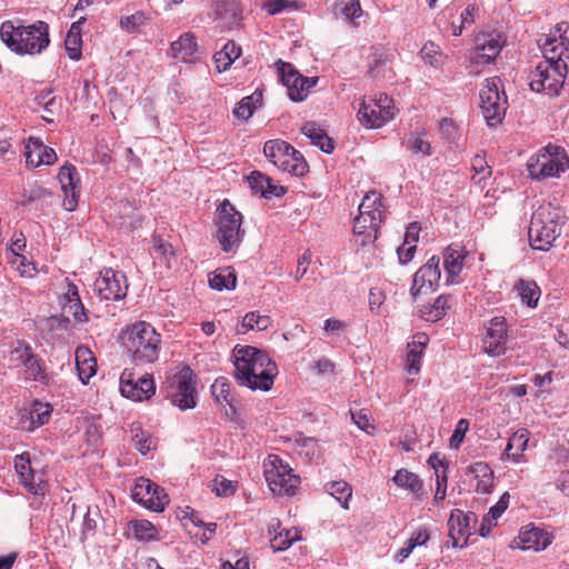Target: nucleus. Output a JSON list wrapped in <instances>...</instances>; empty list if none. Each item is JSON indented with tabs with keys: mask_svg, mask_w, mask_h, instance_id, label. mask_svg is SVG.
<instances>
[{
	"mask_svg": "<svg viewBox=\"0 0 569 569\" xmlns=\"http://www.w3.org/2000/svg\"><path fill=\"white\" fill-rule=\"evenodd\" d=\"M482 339L483 351L491 357H499L507 351L508 325L505 317H493L485 323Z\"/></svg>",
	"mask_w": 569,
	"mask_h": 569,
	"instance_id": "nucleus-18",
	"label": "nucleus"
},
{
	"mask_svg": "<svg viewBox=\"0 0 569 569\" xmlns=\"http://www.w3.org/2000/svg\"><path fill=\"white\" fill-rule=\"evenodd\" d=\"M326 491L332 496L343 509L349 508V500L352 496V488L349 483L343 480L328 482L326 485Z\"/></svg>",
	"mask_w": 569,
	"mask_h": 569,
	"instance_id": "nucleus-44",
	"label": "nucleus"
},
{
	"mask_svg": "<svg viewBox=\"0 0 569 569\" xmlns=\"http://www.w3.org/2000/svg\"><path fill=\"white\" fill-rule=\"evenodd\" d=\"M385 300L382 291L373 288L369 292V307L373 312H378Z\"/></svg>",
	"mask_w": 569,
	"mask_h": 569,
	"instance_id": "nucleus-64",
	"label": "nucleus"
},
{
	"mask_svg": "<svg viewBox=\"0 0 569 569\" xmlns=\"http://www.w3.org/2000/svg\"><path fill=\"white\" fill-rule=\"evenodd\" d=\"M213 491L219 497H229L234 493L236 487L232 481L224 477H216L213 480Z\"/></svg>",
	"mask_w": 569,
	"mask_h": 569,
	"instance_id": "nucleus-58",
	"label": "nucleus"
},
{
	"mask_svg": "<svg viewBox=\"0 0 569 569\" xmlns=\"http://www.w3.org/2000/svg\"><path fill=\"white\" fill-rule=\"evenodd\" d=\"M231 383L226 377H219L211 386V395L221 406H229L232 413H236L234 398L231 396Z\"/></svg>",
	"mask_w": 569,
	"mask_h": 569,
	"instance_id": "nucleus-37",
	"label": "nucleus"
},
{
	"mask_svg": "<svg viewBox=\"0 0 569 569\" xmlns=\"http://www.w3.org/2000/svg\"><path fill=\"white\" fill-rule=\"evenodd\" d=\"M58 180L64 194L62 207L71 212L76 210L80 194V177L77 168L71 163H66L59 170Z\"/></svg>",
	"mask_w": 569,
	"mask_h": 569,
	"instance_id": "nucleus-21",
	"label": "nucleus"
},
{
	"mask_svg": "<svg viewBox=\"0 0 569 569\" xmlns=\"http://www.w3.org/2000/svg\"><path fill=\"white\" fill-rule=\"evenodd\" d=\"M527 443L528 431L526 429L518 430L509 438L502 453V459H512L513 461H518L522 452L526 450Z\"/></svg>",
	"mask_w": 569,
	"mask_h": 569,
	"instance_id": "nucleus-39",
	"label": "nucleus"
},
{
	"mask_svg": "<svg viewBox=\"0 0 569 569\" xmlns=\"http://www.w3.org/2000/svg\"><path fill=\"white\" fill-rule=\"evenodd\" d=\"M429 341V337L423 332L413 336L412 342L407 347L406 367L409 375H418L420 371V361L423 349Z\"/></svg>",
	"mask_w": 569,
	"mask_h": 569,
	"instance_id": "nucleus-27",
	"label": "nucleus"
},
{
	"mask_svg": "<svg viewBox=\"0 0 569 569\" xmlns=\"http://www.w3.org/2000/svg\"><path fill=\"white\" fill-rule=\"evenodd\" d=\"M421 59L433 68L441 66L442 52L438 44L432 41H428L423 44L420 50Z\"/></svg>",
	"mask_w": 569,
	"mask_h": 569,
	"instance_id": "nucleus-46",
	"label": "nucleus"
},
{
	"mask_svg": "<svg viewBox=\"0 0 569 569\" xmlns=\"http://www.w3.org/2000/svg\"><path fill=\"white\" fill-rule=\"evenodd\" d=\"M214 14L223 29H232L242 20V9L237 0H214Z\"/></svg>",
	"mask_w": 569,
	"mask_h": 569,
	"instance_id": "nucleus-24",
	"label": "nucleus"
},
{
	"mask_svg": "<svg viewBox=\"0 0 569 569\" xmlns=\"http://www.w3.org/2000/svg\"><path fill=\"white\" fill-rule=\"evenodd\" d=\"M298 539L299 537L296 532L292 533L290 530L284 529L273 537L271 540V547L274 551H283Z\"/></svg>",
	"mask_w": 569,
	"mask_h": 569,
	"instance_id": "nucleus-52",
	"label": "nucleus"
},
{
	"mask_svg": "<svg viewBox=\"0 0 569 569\" xmlns=\"http://www.w3.org/2000/svg\"><path fill=\"white\" fill-rule=\"evenodd\" d=\"M146 16L141 11H137L131 16L124 17L120 20V26L127 32H138L140 27L146 23Z\"/></svg>",
	"mask_w": 569,
	"mask_h": 569,
	"instance_id": "nucleus-53",
	"label": "nucleus"
},
{
	"mask_svg": "<svg viewBox=\"0 0 569 569\" xmlns=\"http://www.w3.org/2000/svg\"><path fill=\"white\" fill-rule=\"evenodd\" d=\"M131 497L136 502L154 512L163 511L170 501L163 488L143 477L136 480Z\"/></svg>",
	"mask_w": 569,
	"mask_h": 569,
	"instance_id": "nucleus-14",
	"label": "nucleus"
},
{
	"mask_svg": "<svg viewBox=\"0 0 569 569\" xmlns=\"http://www.w3.org/2000/svg\"><path fill=\"white\" fill-rule=\"evenodd\" d=\"M253 96L242 98L233 109L236 118L241 120H248L253 113Z\"/></svg>",
	"mask_w": 569,
	"mask_h": 569,
	"instance_id": "nucleus-54",
	"label": "nucleus"
},
{
	"mask_svg": "<svg viewBox=\"0 0 569 569\" xmlns=\"http://www.w3.org/2000/svg\"><path fill=\"white\" fill-rule=\"evenodd\" d=\"M387 51L381 47H372L368 57V74L376 80H390L393 77Z\"/></svg>",
	"mask_w": 569,
	"mask_h": 569,
	"instance_id": "nucleus-25",
	"label": "nucleus"
},
{
	"mask_svg": "<svg viewBox=\"0 0 569 569\" xmlns=\"http://www.w3.org/2000/svg\"><path fill=\"white\" fill-rule=\"evenodd\" d=\"M410 144L408 149L411 150L416 154H422L423 157H429L433 153V148L430 142L426 141L419 136H412L410 138Z\"/></svg>",
	"mask_w": 569,
	"mask_h": 569,
	"instance_id": "nucleus-55",
	"label": "nucleus"
},
{
	"mask_svg": "<svg viewBox=\"0 0 569 569\" xmlns=\"http://www.w3.org/2000/svg\"><path fill=\"white\" fill-rule=\"evenodd\" d=\"M501 88V79L493 77L486 80V84L480 90V109L489 127L500 124L505 119L508 101L507 96Z\"/></svg>",
	"mask_w": 569,
	"mask_h": 569,
	"instance_id": "nucleus-11",
	"label": "nucleus"
},
{
	"mask_svg": "<svg viewBox=\"0 0 569 569\" xmlns=\"http://www.w3.org/2000/svg\"><path fill=\"white\" fill-rule=\"evenodd\" d=\"M14 469L19 482L32 495L43 496L46 492V482L39 478L36 480L34 471L31 467L30 453L22 452L14 457Z\"/></svg>",
	"mask_w": 569,
	"mask_h": 569,
	"instance_id": "nucleus-22",
	"label": "nucleus"
},
{
	"mask_svg": "<svg viewBox=\"0 0 569 569\" xmlns=\"http://www.w3.org/2000/svg\"><path fill=\"white\" fill-rule=\"evenodd\" d=\"M440 278V258L438 256H432L413 274L410 288V296L412 299L416 301L420 295H427L436 291L439 287Z\"/></svg>",
	"mask_w": 569,
	"mask_h": 569,
	"instance_id": "nucleus-15",
	"label": "nucleus"
},
{
	"mask_svg": "<svg viewBox=\"0 0 569 569\" xmlns=\"http://www.w3.org/2000/svg\"><path fill=\"white\" fill-rule=\"evenodd\" d=\"M447 482H448V475H447L446 470H441V475H437V477H436L437 489H436V493H435V498H433V500L436 502H440L446 499Z\"/></svg>",
	"mask_w": 569,
	"mask_h": 569,
	"instance_id": "nucleus-61",
	"label": "nucleus"
},
{
	"mask_svg": "<svg viewBox=\"0 0 569 569\" xmlns=\"http://www.w3.org/2000/svg\"><path fill=\"white\" fill-rule=\"evenodd\" d=\"M237 277L233 270L218 269L209 276V286L218 291L234 289Z\"/></svg>",
	"mask_w": 569,
	"mask_h": 569,
	"instance_id": "nucleus-43",
	"label": "nucleus"
},
{
	"mask_svg": "<svg viewBox=\"0 0 569 569\" xmlns=\"http://www.w3.org/2000/svg\"><path fill=\"white\" fill-rule=\"evenodd\" d=\"M217 239L224 252H231L239 248L244 237L241 229L242 214L224 200L218 209Z\"/></svg>",
	"mask_w": 569,
	"mask_h": 569,
	"instance_id": "nucleus-8",
	"label": "nucleus"
},
{
	"mask_svg": "<svg viewBox=\"0 0 569 569\" xmlns=\"http://www.w3.org/2000/svg\"><path fill=\"white\" fill-rule=\"evenodd\" d=\"M566 216L561 208L550 202L539 206L531 216L528 230L532 249L548 251L561 234Z\"/></svg>",
	"mask_w": 569,
	"mask_h": 569,
	"instance_id": "nucleus-3",
	"label": "nucleus"
},
{
	"mask_svg": "<svg viewBox=\"0 0 569 569\" xmlns=\"http://www.w3.org/2000/svg\"><path fill=\"white\" fill-rule=\"evenodd\" d=\"M416 250H417L416 244H407L406 242H403L397 249L399 262L401 264H406V263L410 262L415 257Z\"/></svg>",
	"mask_w": 569,
	"mask_h": 569,
	"instance_id": "nucleus-63",
	"label": "nucleus"
},
{
	"mask_svg": "<svg viewBox=\"0 0 569 569\" xmlns=\"http://www.w3.org/2000/svg\"><path fill=\"white\" fill-rule=\"evenodd\" d=\"M156 383L152 376L134 377L130 370H124L120 377V392L124 398L142 401L154 395Z\"/></svg>",
	"mask_w": 569,
	"mask_h": 569,
	"instance_id": "nucleus-20",
	"label": "nucleus"
},
{
	"mask_svg": "<svg viewBox=\"0 0 569 569\" xmlns=\"http://www.w3.org/2000/svg\"><path fill=\"white\" fill-rule=\"evenodd\" d=\"M505 44L506 38L501 31L481 32L476 37L471 60L478 64H489L495 61Z\"/></svg>",
	"mask_w": 569,
	"mask_h": 569,
	"instance_id": "nucleus-17",
	"label": "nucleus"
},
{
	"mask_svg": "<svg viewBox=\"0 0 569 569\" xmlns=\"http://www.w3.org/2000/svg\"><path fill=\"white\" fill-rule=\"evenodd\" d=\"M196 383L193 381V371L190 367H183L174 373L168 387V398L171 403L181 410H188L196 407Z\"/></svg>",
	"mask_w": 569,
	"mask_h": 569,
	"instance_id": "nucleus-12",
	"label": "nucleus"
},
{
	"mask_svg": "<svg viewBox=\"0 0 569 569\" xmlns=\"http://www.w3.org/2000/svg\"><path fill=\"white\" fill-rule=\"evenodd\" d=\"M358 119L362 126L369 129L381 128L387 123L381 112H379L378 107L371 99H369V101L363 100L360 103L358 109Z\"/></svg>",
	"mask_w": 569,
	"mask_h": 569,
	"instance_id": "nucleus-30",
	"label": "nucleus"
},
{
	"mask_svg": "<svg viewBox=\"0 0 569 569\" xmlns=\"http://www.w3.org/2000/svg\"><path fill=\"white\" fill-rule=\"evenodd\" d=\"M170 51L174 59L186 63H193L202 57L197 38L192 32H184L177 40L172 41Z\"/></svg>",
	"mask_w": 569,
	"mask_h": 569,
	"instance_id": "nucleus-23",
	"label": "nucleus"
},
{
	"mask_svg": "<svg viewBox=\"0 0 569 569\" xmlns=\"http://www.w3.org/2000/svg\"><path fill=\"white\" fill-rule=\"evenodd\" d=\"M26 368V379L34 382H40L42 385H49L50 377L46 372L44 363L42 359L33 352V355L26 358L23 362Z\"/></svg>",
	"mask_w": 569,
	"mask_h": 569,
	"instance_id": "nucleus-36",
	"label": "nucleus"
},
{
	"mask_svg": "<svg viewBox=\"0 0 569 569\" xmlns=\"http://www.w3.org/2000/svg\"><path fill=\"white\" fill-rule=\"evenodd\" d=\"M30 143L36 146L37 163L53 164L57 161L58 157L56 151L52 148L44 146L40 139L31 137Z\"/></svg>",
	"mask_w": 569,
	"mask_h": 569,
	"instance_id": "nucleus-47",
	"label": "nucleus"
},
{
	"mask_svg": "<svg viewBox=\"0 0 569 569\" xmlns=\"http://www.w3.org/2000/svg\"><path fill=\"white\" fill-rule=\"evenodd\" d=\"M0 37L12 51L19 54L41 53L50 43L49 26L43 21L19 27H14L11 21H6L1 24Z\"/></svg>",
	"mask_w": 569,
	"mask_h": 569,
	"instance_id": "nucleus-2",
	"label": "nucleus"
},
{
	"mask_svg": "<svg viewBox=\"0 0 569 569\" xmlns=\"http://www.w3.org/2000/svg\"><path fill=\"white\" fill-rule=\"evenodd\" d=\"M84 18H81L78 21L73 22L70 29L68 30L67 37L64 39V48L68 53V57L71 60H79L81 58V26L84 22Z\"/></svg>",
	"mask_w": 569,
	"mask_h": 569,
	"instance_id": "nucleus-35",
	"label": "nucleus"
},
{
	"mask_svg": "<svg viewBox=\"0 0 569 569\" xmlns=\"http://www.w3.org/2000/svg\"><path fill=\"white\" fill-rule=\"evenodd\" d=\"M263 153L277 168L296 177L308 171L303 156L292 146L282 140H269L264 143Z\"/></svg>",
	"mask_w": 569,
	"mask_h": 569,
	"instance_id": "nucleus-9",
	"label": "nucleus"
},
{
	"mask_svg": "<svg viewBox=\"0 0 569 569\" xmlns=\"http://www.w3.org/2000/svg\"><path fill=\"white\" fill-rule=\"evenodd\" d=\"M129 528L133 537L139 541H151L157 537V529L149 520H132Z\"/></svg>",
	"mask_w": 569,
	"mask_h": 569,
	"instance_id": "nucleus-45",
	"label": "nucleus"
},
{
	"mask_svg": "<svg viewBox=\"0 0 569 569\" xmlns=\"http://www.w3.org/2000/svg\"><path fill=\"white\" fill-rule=\"evenodd\" d=\"M240 54L241 48L234 41H228L221 50L213 54L217 70L226 71Z\"/></svg>",
	"mask_w": 569,
	"mask_h": 569,
	"instance_id": "nucleus-40",
	"label": "nucleus"
},
{
	"mask_svg": "<svg viewBox=\"0 0 569 569\" xmlns=\"http://www.w3.org/2000/svg\"><path fill=\"white\" fill-rule=\"evenodd\" d=\"M520 539L523 543L522 549H533L536 551L543 550L551 543V536L538 528L521 532Z\"/></svg>",
	"mask_w": 569,
	"mask_h": 569,
	"instance_id": "nucleus-38",
	"label": "nucleus"
},
{
	"mask_svg": "<svg viewBox=\"0 0 569 569\" xmlns=\"http://www.w3.org/2000/svg\"><path fill=\"white\" fill-rule=\"evenodd\" d=\"M93 291L101 300H120L127 296V277L111 268L103 269L93 283Z\"/></svg>",
	"mask_w": 569,
	"mask_h": 569,
	"instance_id": "nucleus-16",
	"label": "nucleus"
},
{
	"mask_svg": "<svg viewBox=\"0 0 569 569\" xmlns=\"http://www.w3.org/2000/svg\"><path fill=\"white\" fill-rule=\"evenodd\" d=\"M352 421L358 426L359 429L368 431L369 428H373L370 422V416L367 410L351 411Z\"/></svg>",
	"mask_w": 569,
	"mask_h": 569,
	"instance_id": "nucleus-62",
	"label": "nucleus"
},
{
	"mask_svg": "<svg viewBox=\"0 0 569 569\" xmlns=\"http://www.w3.org/2000/svg\"><path fill=\"white\" fill-rule=\"evenodd\" d=\"M515 290L518 292L523 305L531 308L537 306L540 297V289L535 281L520 279L516 283Z\"/></svg>",
	"mask_w": 569,
	"mask_h": 569,
	"instance_id": "nucleus-41",
	"label": "nucleus"
},
{
	"mask_svg": "<svg viewBox=\"0 0 569 569\" xmlns=\"http://www.w3.org/2000/svg\"><path fill=\"white\" fill-rule=\"evenodd\" d=\"M392 482L398 488L406 489L411 493H417L422 489V480L419 476L403 468L396 472Z\"/></svg>",
	"mask_w": 569,
	"mask_h": 569,
	"instance_id": "nucleus-42",
	"label": "nucleus"
},
{
	"mask_svg": "<svg viewBox=\"0 0 569 569\" xmlns=\"http://www.w3.org/2000/svg\"><path fill=\"white\" fill-rule=\"evenodd\" d=\"M121 340L134 363H152L158 360L161 338L150 323L139 321L129 326Z\"/></svg>",
	"mask_w": 569,
	"mask_h": 569,
	"instance_id": "nucleus-4",
	"label": "nucleus"
},
{
	"mask_svg": "<svg viewBox=\"0 0 569 569\" xmlns=\"http://www.w3.org/2000/svg\"><path fill=\"white\" fill-rule=\"evenodd\" d=\"M466 253L459 246H449L443 252V268L447 273V283H456V278L462 270Z\"/></svg>",
	"mask_w": 569,
	"mask_h": 569,
	"instance_id": "nucleus-26",
	"label": "nucleus"
},
{
	"mask_svg": "<svg viewBox=\"0 0 569 569\" xmlns=\"http://www.w3.org/2000/svg\"><path fill=\"white\" fill-rule=\"evenodd\" d=\"M341 14L352 20L361 16L362 10L359 0H340Z\"/></svg>",
	"mask_w": 569,
	"mask_h": 569,
	"instance_id": "nucleus-57",
	"label": "nucleus"
},
{
	"mask_svg": "<svg viewBox=\"0 0 569 569\" xmlns=\"http://www.w3.org/2000/svg\"><path fill=\"white\" fill-rule=\"evenodd\" d=\"M569 169V157L565 148L547 144L527 162L529 176L536 180L558 178Z\"/></svg>",
	"mask_w": 569,
	"mask_h": 569,
	"instance_id": "nucleus-6",
	"label": "nucleus"
},
{
	"mask_svg": "<svg viewBox=\"0 0 569 569\" xmlns=\"http://www.w3.org/2000/svg\"><path fill=\"white\" fill-rule=\"evenodd\" d=\"M568 66L563 61H553L545 58L530 72L529 86L532 91L557 96L565 83Z\"/></svg>",
	"mask_w": 569,
	"mask_h": 569,
	"instance_id": "nucleus-7",
	"label": "nucleus"
},
{
	"mask_svg": "<svg viewBox=\"0 0 569 569\" xmlns=\"http://www.w3.org/2000/svg\"><path fill=\"white\" fill-rule=\"evenodd\" d=\"M232 357L234 377L240 386L262 391L272 388L278 368L264 351L252 346H236Z\"/></svg>",
	"mask_w": 569,
	"mask_h": 569,
	"instance_id": "nucleus-1",
	"label": "nucleus"
},
{
	"mask_svg": "<svg viewBox=\"0 0 569 569\" xmlns=\"http://www.w3.org/2000/svg\"><path fill=\"white\" fill-rule=\"evenodd\" d=\"M476 522L477 516L475 513H465L461 510H455L448 520L451 537L456 539L455 531H457L459 536L470 535V530L475 527Z\"/></svg>",
	"mask_w": 569,
	"mask_h": 569,
	"instance_id": "nucleus-32",
	"label": "nucleus"
},
{
	"mask_svg": "<svg viewBox=\"0 0 569 569\" xmlns=\"http://www.w3.org/2000/svg\"><path fill=\"white\" fill-rule=\"evenodd\" d=\"M468 473L477 479L476 491L489 493L493 487V471L487 462L477 461L468 467Z\"/></svg>",
	"mask_w": 569,
	"mask_h": 569,
	"instance_id": "nucleus-29",
	"label": "nucleus"
},
{
	"mask_svg": "<svg viewBox=\"0 0 569 569\" xmlns=\"http://www.w3.org/2000/svg\"><path fill=\"white\" fill-rule=\"evenodd\" d=\"M452 300L453 297L451 295H441L433 303L422 306L418 315L425 321L436 322L446 316L447 310L451 307Z\"/></svg>",
	"mask_w": 569,
	"mask_h": 569,
	"instance_id": "nucleus-28",
	"label": "nucleus"
},
{
	"mask_svg": "<svg viewBox=\"0 0 569 569\" xmlns=\"http://www.w3.org/2000/svg\"><path fill=\"white\" fill-rule=\"evenodd\" d=\"M248 183L252 191L262 196V191L266 189V184L269 183V177L259 171H252L248 177Z\"/></svg>",
	"mask_w": 569,
	"mask_h": 569,
	"instance_id": "nucleus-59",
	"label": "nucleus"
},
{
	"mask_svg": "<svg viewBox=\"0 0 569 569\" xmlns=\"http://www.w3.org/2000/svg\"><path fill=\"white\" fill-rule=\"evenodd\" d=\"M440 134L442 139L447 140L448 143L459 147L460 134L458 132V128L455 122L450 119H442L439 126Z\"/></svg>",
	"mask_w": 569,
	"mask_h": 569,
	"instance_id": "nucleus-48",
	"label": "nucleus"
},
{
	"mask_svg": "<svg viewBox=\"0 0 569 569\" xmlns=\"http://www.w3.org/2000/svg\"><path fill=\"white\" fill-rule=\"evenodd\" d=\"M76 367L79 379L87 383L96 373V360L91 356V351L86 347H78L76 350Z\"/></svg>",
	"mask_w": 569,
	"mask_h": 569,
	"instance_id": "nucleus-34",
	"label": "nucleus"
},
{
	"mask_svg": "<svg viewBox=\"0 0 569 569\" xmlns=\"http://www.w3.org/2000/svg\"><path fill=\"white\" fill-rule=\"evenodd\" d=\"M358 210L359 214L353 220L355 242L365 247L376 241L380 226L386 219L382 196L377 191L368 192Z\"/></svg>",
	"mask_w": 569,
	"mask_h": 569,
	"instance_id": "nucleus-5",
	"label": "nucleus"
},
{
	"mask_svg": "<svg viewBox=\"0 0 569 569\" xmlns=\"http://www.w3.org/2000/svg\"><path fill=\"white\" fill-rule=\"evenodd\" d=\"M52 406L48 402L33 400L29 410L27 430H34L49 422L52 415Z\"/></svg>",
	"mask_w": 569,
	"mask_h": 569,
	"instance_id": "nucleus-33",
	"label": "nucleus"
},
{
	"mask_svg": "<svg viewBox=\"0 0 569 569\" xmlns=\"http://www.w3.org/2000/svg\"><path fill=\"white\" fill-rule=\"evenodd\" d=\"M276 66L279 77L287 88L288 97L295 102L303 101L310 89L318 83V77H303L291 63L278 60Z\"/></svg>",
	"mask_w": 569,
	"mask_h": 569,
	"instance_id": "nucleus-13",
	"label": "nucleus"
},
{
	"mask_svg": "<svg viewBox=\"0 0 569 569\" xmlns=\"http://www.w3.org/2000/svg\"><path fill=\"white\" fill-rule=\"evenodd\" d=\"M569 23L559 22L550 30L541 44L543 57L548 60L563 61L569 59Z\"/></svg>",
	"mask_w": 569,
	"mask_h": 569,
	"instance_id": "nucleus-19",
	"label": "nucleus"
},
{
	"mask_svg": "<svg viewBox=\"0 0 569 569\" xmlns=\"http://www.w3.org/2000/svg\"><path fill=\"white\" fill-rule=\"evenodd\" d=\"M172 246L160 238H154L153 244V257L161 262H164L167 267H170V259L173 257Z\"/></svg>",
	"mask_w": 569,
	"mask_h": 569,
	"instance_id": "nucleus-51",
	"label": "nucleus"
},
{
	"mask_svg": "<svg viewBox=\"0 0 569 569\" xmlns=\"http://www.w3.org/2000/svg\"><path fill=\"white\" fill-rule=\"evenodd\" d=\"M62 312L63 315L72 316L79 323L87 321L86 310L80 299H73V302L63 301Z\"/></svg>",
	"mask_w": 569,
	"mask_h": 569,
	"instance_id": "nucleus-50",
	"label": "nucleus"
},
{
	"mask_svg": "<svg viewBox=\"0 0 569 569\" xmlns=\"http://www.w3.org/2000/svg\"><path fill=\"white\" fill-rule=\"evenodd\" d=\"M468 430L469 421L467 419H460L450 437V448L458 449Z\"/></svg>",
	"mask_w": 569,
	"mask_h": 569,
	"instance_id": "nucleus-56",
	"label": "nucleus"
},
{
	"mask_svg": "<svg viewBox=\"0 0 569 569\" xmlns=\"http://www.w3.org/2000/svg\"><path fill=\"white\" fill-rule=\"evenodd\" d=\"M264 478L270 490L279 496L295 495L300 485V477L277 455H269L266 459Z\"/></svg>",
	"mask_w": 569,
	"mask_h": 569,
	"instance_id": "nucleus-10",
	"label": "nucleus"
},
{
	"mask_svg": "<svg viewBox=\"0 0 569 569\" xmlns=\"http://www.w3.org/2000/svg\"><path fill=\"white\" fill-rule=\"evenodd\" d=\"M10 355L12 360L19 361L23 365L26 358L33 355V350L30 345L23 341H18L17 346L11 350Z\"/></svg>",
	"mask_w": 569,
	"mask_h": 569,
	"instance_id": "nucleus-60",
	"label": "nucleus"
},
{
	"mask_svg": "<svg viewBox=\"0 0 569 569\" xmlns=\"http://www.w3.org/2000/svg\"><path fill=\"white\" fill-rule=\"evenodd\" d=\"M371 100L378 107L379 112H381L387 122L395 118L396 108L393 104V100L390 97H388L386 93H379Z\"/></svg>",
	"mask_w": 569,
	"mask_h": 569,
	"instance_id": "nucleus-49",
	"label": "nucleus"
},
{
	"mask_svg": "<svg viewBox=\"0 0 569 569\" xmlns=\"http://www.w3.org/2000/svg\"><path fill=\"white\" fill-rule=\"evenodd\" d=\"M301 132L311 140V143L318 147L325 153H331L335 149V143L328 137L326 131L317 126L316 122H307L301 128Z\"/></svg>",
	"mask_w": 569,
	"mask_h": 569,
	"instance_id": "nucleus-31",
	"label": "nucleus"
}]
</instances>
